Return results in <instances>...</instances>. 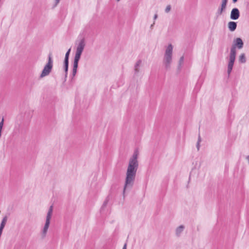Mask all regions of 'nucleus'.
<instances>
[{
    "instance_id": "obj_26",
    "label": "nucleus",
    "mask_w": 249,
    "mask_h": 249,
    "mask_svg": "<svg viewBox=\"0 0 249 249\" xmlns=\"http://www.w3.org/2000/svg\"><path fill=\"white\" fill-rule=\"evenodd\" d=\"M196 147H197V150L198 151L199 150V148H200V143L197 142Z\"/></svg>"
},
{
    "instance_id": "obj_24",
    "label": "nucleus",
    "mask_w": 249,
    "mask_h": 249,
    "mask_svg": "<svg viewBox=\"0 0 249 249\" xmlns=\"http://www.w3.org/2000/svg\"><path fill=\"white\" fill-rule=\"evenodd\" d=\"M228 0H222V3L227 5Z\"/></svg>"
},
{
    "instance_id": "obj_18",
    "label": "nucleus",
    "mask_w": 249,
    "mask_h": 249,
    "mask_svg": "<svg viewBox=\"0 0 249 249\" xmlns=\"http://www.w3.org/2000/svg\"><path fill=\"white\" fill-rule=\"evenodd\" d=\"M48 230L45 229H43L42 232H41V236L42 238H44L47 234Z\"/></svg>"
},
{
    "instance_id": "obj_12",
    "label": "nucleus",
    "mask_w": 249,
    "mask_h": 249,
    "mask_svg": "<svg viewBox=\"0 0 249 249\" xmlns=\"http://www.w3.org/2000/svg\"><path fill=\"white\" fill-rule=\"evenodd\" d=\"M142 63V61L141 60H139L137 61L134 66V71L135 73H138L140 71V66Z\"/></svg>"
},
{
    "instance_id": "obj_25",
    "label": "nucleus",
    "mask_w": 249,
    "mask_h": 249,
    "mask_svg": "<svg viewBox=\"0 0 249 249\" xmlns=\"http://www.w3.org/2000/svg\"><path fill=\"white\" fill-rule=\"evenodd\" d=\"M201 141V137H200V135H199L198 138L197 142L198 143H200Z\"/></svg>"
},
{
    "instance_id": "obj_10",
    "label": "nucleus",
    "mask_w": 249,
    "mask_h": 249,
    "mask_svg": "<svg viewBox=\"0 0 249 249\" xmlns=\"http://www.w3.org/2000/svg\"><path fill=\"white\" fill-rule=\"evenodd\" d=\"M86 46V42L85 39H82L78 43L76 49L84 51L85 47Z\"/></svg>"
},
{
    "instance_id": "obj_17",
    "label": "nucleus",
    "mask_w": 249,
    "mask_h": 249,
    "mask_svg": "<svg viewBox=\"0 0 249 249\" xmlns=\"http://www.w3.org/2000/svg\"><path fill=\"white\" fill-rule=\"evenodd\" d=\"M239 60L241 63H245L246 62V58L244 54L243 53L240 55Z\"/></svg>"
},
{
    "instance_id": "obj_8",
    "label": "nucleus",
    "mask_w": 249,
    "mask_h": 249,
    "mask_svg": "<svg viewBox=\"0 0 249 249\" xmlns=\"http://www.w3.org/2000/svg\"><path fill=\"white\" fill-rule=\"evenodd\" d=\"M71 52V49H69L65 54L64 60V68L66 72V75L67 74L69 66V57Z\"/></svg>"
},
{
    "instance_id": "obj_14",
    "label": "nucleus",
    "mask_w": 249,
    "mask_h": 249,
    "mask_svg": "<svg viewBox=\"0 0 249 249\" xmlns=\"http://www.w3.org/2000/svg\"><path fill=\"white\" fill-rule=\"evenodd\" d=\"M81 55L77 54H75L74 58V62L73 64H78V62L80 59Z\"/></svg>"
},
{
    "instance_id": "obj_2",
    "label": "nucleus",
    "mask_w": 249,
    "mask_h": 249,
    "mask_svg": "<svg viewBox=\"0 0 249 249\" xmlns=\"http://www.w3.org/2000/svg\"><path fill=\"white\" fill-rule=\"evenodd\" d=\"M173 47L172 44H169L166 47L163 58V66L166 71H169L171 68L173 58Z\"/></svg>"
},
{
    "instance_id": "obj_5",
    "label": "nucleus",
    "mask_w": 249,
    "mask_h": 249,
    "mask_svg": "<svg viewBox=\"0 0 249 249\" xmlns=\"http://www.w3.org/2000/svg\"><path fill=\"white\" fill-rule=\"evenodd\" d=\"M136 176V172H127L125 184L123 190V194L124 196V193L127 188H131L133 185Z\"/></svg>"
},
{
    "instance_id": "obj_15",
    "label": "nucleus",
    "mask_w": 249,
    "mask_h": 249,
    "mask_svg": "<svg viewBox=\"0 0 249 249\" xmlns=\"http://www.w3.org/2000/svg\"><path fill=\"white\" fill-rule=\"evenodd\" d=\"M77 67H78L77 64H73V69H72L73 76H74L76 73Z\"/></svg>"
},
{
    "instance_id": "obj_11",
    "label": "nucleus",
    "mask_w": 249,
    "mask_h": 249,
    "mask_svg": "<svg viewBox=\"0 0 249 249\" xmlns=\"http://www.w3.org/2000/svg\"><path fill=\"white\" fill-rule=\"evenodd\" d=\"M185 227L183 225H180L177 227L176 229V235L177 236L179 237L180 236L181 233L182 232Z\"/></svg>"
},
{
    "instance_id": "obj_9",
    "label": "nucleus",
    "mask_w": 249,
    "mask_h": 249,
    "mask_svg": "<svg viewBox=\"0 0 249 249\" xmlns=\"http://www.w3.org/2000/svg\"><path fill=\"white\" fill-rule=\"evenodd\" d=\"M228 26L229 30L233 32L236 29L237 24L235 22L230 21L228 24Z\"/></svg>"
},
{
    "instance_id": "obj_16",
    "label": "nucleus",
    "mask_w": 249,
    "mask_h": 249,
    "mask_svg": "<svg viewBox=\"0 0 249 249\" xmlns=\"http://www.w3.org/2000/svg\"><path fill=\"white\" fill-rule=\"evenodd\" d=\"M7 218L6 216H5L4 217H3L1 222V224H0V227H1V228H3L4 227L5 225V224H6V222L7 221Z\"/></svg>"
},
{
    "instance_id": "obj_6",
    "label": "nucleus",
    "mask_w": 249,
    "mask_h": 249,
    "mask_svg": "<svg viewBox=\"0 0 249 249\" xmlns=\"http://www.w3.org/2000/svg\"><path fill=\"white\" fill-rule=\"evenodd\" d=\"M53 211V206L52 205L50 207L49 211L48 212L46 219L45 225L43 227L44 229L48 230L50 224V220L52 217V213Z\"/></svg>"
},
{
    "instance_id": "obj_31",
    "label": "nucleus",
    "mask_w": 249,
    "mask_h": 249,
    "mask_svg": "<svg viewBox=\"0 0 249 249\" xmlns=\"http://www.w3.org/2000/svg\"><path fill=\"white\" fill-rule=\"evenodd\" d=\"M232 1L233 2H236L237 1V0H232Z\"/></svg>"
},
{
    "instance_id": "obj_23",
    "label": "nucleus",
    "mask_w": 249,
    "mask_h": 249,
    "mask_svg": "<svg viewBox=\"0 0 249 249\" xmlns=\"http://www.w3.org/2000/svg\"><path fill=\"white\" fill-rule=\"evenodd\" d=\"M107 203H108V200H106L104 201V203H103V206H102V207L103 208V207H106V206H107Z\"/></svg>"
},
{
    "instance_id": "obj_7",
    "label": "nucleus",
    "mask_w": 249,
    "mask_h": 249,
    "mask_svg": "<svg viewBox=\"0 0 249 249\" xmlns=\"http://www.w3.org/2000/svg\"><path fill=\"white\" fill-rule=\"evenodd\" d=\"M239 16L240 13L239 10L236 8L232 9L231 13V18L233 20H236L239 18Z\"/></svg>"
},
{
    "instance_id": "obj_34",
    "label": "nucleus",
    "mask_w": 249,
    "mask_h": 249,
    "mask_svg": "<svg viewBox=\"0 0 249 249\" xmlns=\"http://www.w3.org/2000/svg\"><path fill=\"white\" fill-rule=\"evenodd\" d=\"M118 1H120V0H117Z\"/></svg>"
},
{
    "instance_id": "obj_29",
    "label": "nucleus",
    "mask_w": 249,
    "mask_h": 249,
    "mask_svg": "<svg viewBox=\"0 0 249 249\" xmlns=\"http://www.w3.org/2000/svg\"><path fill=\"white\" fill-rule=\"evenodd\" d=\"M157 17H158V15H157V14H155V15H154V19L155 20V19H157Z\"/></svg>"
},
{
    "instance_id": "obj_28",
    "label": "nucleus",
    "mask_w": 249,
    "mask_h": 249,
    "mask_svg": "<svg viewBox=\"0 0 249 249\" xmlns=\"http://www.w3.org/2000/svg\"><path fill=\"white\" fill-rule=\"evenodd\" d=\"M126 246H127V245H126V244L125 243V244L124 245L123 248V249H126Z\"/></svg>"
},
{
    "instance_id": "obj_1",
    "label": "nucleus",
    "mask_w": 249,
    "mask_h": 249,
    "mask_svg": "<svg viewBox=\"0 0 249 249\" xmlns=\"http://www.w3.org/2000/svg\"><path fill=\"white\" fill-rule=\"evenodd\" d=\"M243 42L240 38H237L235 40V42L234 44L232 46L229 57V62L228 66V73L229 74L231 72L232 67L234 64V62L235 59V56L236 53V47L241 49L243 48Z\"/></svg>"
},
{
    "instance_id": "obj_21",
    "label": "nucleus",
    "mask_w": 249,
    "mask_h": 249,
    "mask_svg": "<svg viewBox=\"0 0 249 249\" xmlns=\"http://www.w3.org/2000/svg\"><path fill=\"white\" fill-rule=\"evenodd\" d=\"M3 122H4V119L2 118L1 122L0 123V132L1 133L2 127L3 126Z\"/></svg>"
},
{
    "instance_id": "obj_27",
    "label": "nucleus",
    "mask_w": 249,
    "mask_h": 249,
    "mask_svg": "<svg viewBox=\"0 0 249 249\" xmlns=\"http://www.w3.org/2000/svg\"><path fill=\"white\" fill-rule=\"evenodd\" d=\"M3 228L0 227V234L1 235Z\"/></svg>"
},
{
    "instance_id": "obj_13",
    "label": "nucleus",
    "mask_w": 249,
    "mask_h": 249,
    "mask_svg": "<svg viewBox=\"0 0 249 249\" xmlns=\"http://www.w3.org/2000/svg\"><path fill=\"white\" fill-rule=\"evenodd\" d=\"M226 5L221 4V7L219 8L217 11V14L218 15H220L222 14L223 12L224 11L226 8Z\"/></svg>"
},
{
    "instance_id": "obj_32",
    "label": "nucleus",
    "mask_w": 249,
    "mask_h": 249,
    "mask_svg": "<svg viewBox=\"0 0 249 249\" xmlns=\"http://www.w3.org/2000/svg\"><path fill=\"white\" fill-rule=\"evenodd\" d=\"M192 176H193V175L192 174H190V176H189V178H190Z\"/></svg>"
},
{
    "instance_id": "obj_3",
    "label": "nucleus",
    "mask_w": 249,
    "mask_h": 249,
    "mask_svg": "<svg viewBox=\"0 0 249 249\" xmlns=\"http://www.w3.org/2000/svg\"><path fill=\"white\" fill-rule=\"evenodd\" d=\"M53 67V60L51 53H49L48 55V62L45 65L40 75V78H43L48 75L52 71Z\"/></svg>"
},
{
    "instance_id": "obj_30",
    "label": "nucleus",
    "mask_w": 249,
    "mask_h": 249,
    "mask_svg": "<svg viewBox=\"0 0 249 249\" xmlns=\"http://www.w3.org/2000/svg\"><path fill=\"white\" fill-rule=\"evenodd\" d=\"M60 1V0H55L56 4H58Z\"/></svg>"
},
{
    "instance_id": "obj_19",
    "label": "nucleus",
    "mask_w": 249,
    "mask_h": 249,
    "mask_svg": "<svg viewBox=\"0 0 249 249\" xmlns=\"http://www.w3.org/2000/svg\"><path fill=\"white\" fill-rule=\"evenodd\" d=\"M183 60H184V57H183V56H181L180 58L179 62H178V67L179 68L181 67L182 64L183 63Z\"/></svg>"
},
{
    "instance_id": "obj_4",
    "label": "nucleus",
    "mask_w": 249,
    "mask_h": 249,
    "mask_svg": "<svg viewBox=\"0 0 249 249\" xmlns=\"http://www.w3.org/2000/svg\"><path fill=\"white\" fill-rule=\"evenodd\" d=\"M138 155L139 152L137 150H136L133 153L132 157L130 159L127 171H137L138 167V162L137 160Z\"/></svg>"
},
{
    "instance_id": "obj_22",
    "label": "nucleus",
    "mask_w": 249,
    "mask_h": 249,
    "mask_svg": "<svg viewBox=\"0 0 249 249\" xmlns=\"http://www.w3.org/2000/svg\"><path fill=\"white\" fill-rule=\"evenodd\" d=\"M83 52V51H82V50H80L76 49L75 53L76 54L78 53V54H79L80 55H81Z\"/></svg>"
},
{
    "instance_id": "obj_33",
    "label": "nucleus",
    "mask_w": 249,
    "mask_h": 249,
    "mask_svg": "<svg viewBox=\"0 0 249 249\" xmlns=\"http://www.w3.org/2000/svg\"><path fill=\"white\" fill-rule=\"evenodd\" d=\"M153 24L151 25V28H152L153 27Z\"/></svg>"
},
{
    "instance_id": "obj_20",
    "label": "nucleus",
    "mask_w": 249,
    "mask_h": 249,
    "mask_svg": "<svg viewBox=\"0 0 249 249\" xmlns=\"http://www.w3.org/2000/svg\"><path fill=\"white\" fill-rule=\"evenodd\" d=\"M171 6L170 5H168L166 6L165 9V11L166 13H168L170 12V11L171 10Z\"/></svg>"
}]
</instances>
